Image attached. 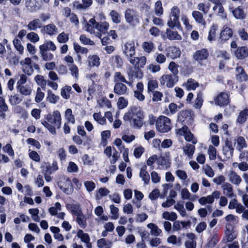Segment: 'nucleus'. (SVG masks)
<instances>
[{
    "label": "nucleus",
    "instance_id": "a19ab883",
    "mask_svg": "<svg viewBox=\"0 0 248 248\" xmlns=\"http://www.w3.org/2000/svg\"><path fill=\"white\" fill-rule=\"evenodd\" d=\"M109 25L106 22H104L101 23V24L97 23L95 26V28L97 29L100 32H102L103 33H105L108 29Z\"/></svg>",
    "mask_w": 248,
    "mask_h": 248
},
{
    "label": "nucleus",
    "instance_id": "49530a36",
    "mask_svg": "<svg viewBox=\"0 0 248 248\" xmlns=\"http://www.w3.org/2000/svg\"><path fill=\"white\" fill-rule=\"evenodd\" d=\"M217 29V25H213L211 26L209 32L208 39L210 41L214 40L216 37V31Z\"/></svg>",
    "mask_w": 248,
    "mask_h": 248
},
{
    "label": "nucleus",
    "instance_id": "a878e982",
    "mask_svg": "<svg viewBox=\"0 0 248 248\" xmlns=\"http://www.w3.org/2000/svg\"><path fill=\"white\" fill-rule=\"evenodd\" d=\"M167 37L170 40H181L182 37L177 31H172L170 29H167L166 31Z\"/></svg>",
    "mask_w": 248,
    "mask_h": 248
},
{
    "label": "nucleus",
    "instance_id": "e2e57ef3",
    "mask_svg": "<svg viewBox=\"0 0 248 248\" xmlns=\"http://www.w3.org/2000/svg\"><path fill=\"white\" fill-rule=\"evenodd\" d=\"M68 34H65L64 32L59 34L57 37V40L60 43H65L68 41Z\"/></svg>",
    "mask_w": 248,
    "mask_h": 248
},
{
    "label": "nucleus",
    "instance_id": "4d7b16f0",
    "mask_svg": "<svg viewBox=\"0 0 248 248\" xmlns=\"http://www.w3.org/2000/svg\"><path fill=\"white\" fill-rule=\"evenodd\" d=\"M98 193V194H96V199H100L102 197L107 196L109 193V190L105 187H101L99 189Z\"/></svg>",
    "mask_w": 248,
    "mask_h": 248
},
{
    "label": "nucleus",
    "instance_id": "b1692460",
    "mask_svg": "<svg viewBox=\"0 0 248 248\" xmlns=\"http://www.w3.org/2000/svg\"><path fill=\"white\" fill-rule=\"evenodd\" d=\"M179 20V17H170L167 22V25L171 29H173L175 27H177L179 29L181 28V25Z\"/></svg>",
    "mask_w": 248,
    "mask_h": 248
},
{
    "label": "nucleus",
    "instance_id": "1a4fd4ad",
    "mask_svg": "<svg viewBox=\"0 0 248 248\" xmlns=\"http://www.w3.org/2000/svg\"><path fill=\"white\" fill-rule=\"evenodd\" d=\"M209 52L206 48H202L197 50L193 55V59L200 62L203 60H206L209 57Z\"/></svg>",
    "mask_w": 248,
    "mask_h": 248
},
{
    "label": "nucleus",
    "instance_id": "0e129e2a",
    "mask_svg": "<svg viewBox=\"0 0 248 248\" xmlns=\"http://www.w3.org/2000/svg\"><path fill=\"white\" fill-rule=\"evenodd\" d=\"M45 94L41 91V88L38 87L37 89L36 94L35 98V100L37 103L40 102L44 98Z\"/></svg>",
    "mask_w": 248,
    "mask_h": 248
},
{
    "label": "nucleus",
    "instance_id": "412c9836",
    "mask_svg": "<svg viewBox=\"0 0 248 248\" xmlns=\"http://www.w3.org/2000/svg\"><path fill=\"white\" fill-rule=\"evenodd\" d=\"M56 46L54 43L51 41H46L44 44L40 45L39 50H44L46 51H55Z\"/></svg>",
    "mask_w": 248,
    "mask_h": 248
},
{
    "label": "nucleus",
    "instance_id": "79ce46f5",
    "mask_svg": "<svg viewBox=\"0 0 248 248\" xmlns=\"http://www.w3.org/2000/svg\"><path fill=\"white\" fill-rule=\"evenodd\" d=\"M77 236L81 239V240L85 243H88L90 241V237L88 234L84 233L81 230H79L77 232Z\"/></svg>",
    "mask_w": 248,
    "mask_h": 248
},
{
    "label": "nucleus",
    "instance_id": "c85d7f7f",
    "mask_svg": "<svg viewBox=\"0 0 248 248\" xmlns=\"http://www.w3.org/2000/svg\"><path fill=\"white\" fill-rule=\"evenodd\" d=\"M147 227L151 229L150 233L152 235L157 236L162 232L161 230L154 223L148 224Z\"/></svg>",
    "mask_w": 248,
    "mask_h": 248
},
{
    "label": "nucleus",
    "instance_id": "cd10ccee",
    "mask_svg": "<svg viewBox=\"0 0 248 248\" xmlns=\"http://www.w3.org/2000/svg\"><path fill=\"white\" fill-rule=\"evenodd\" d=\"M67 208L71 211L73 215L76 216H78L82 213L79 205L78 204H67Z\"/></svg>",
    "mask_w": 248,
    "mask_h": 248
},
{
    "label": "nucleus",
    "instance_id": "6e6d98bb",
    "mask_svg": "<svg viewBox=\"0 0 248 248\" xmlns=\"http://www.w3.org/2000/svg\"><path fill=\"white\" fill-rule=\"evenodd\" d=\"M94 119L101 124H104L106 123V119L102 117L100 112L94 113L93 114Z\"/></svg>",
    "mask_w": 248,
    "mask_h": 248
},
{
    "label": "nucleus",
    "instance_id": "f257e3e1",
    "mask_svg": "<svg viewBox=\"0 0 248 248\" xmlns=\"http://www.w3.org/2000/svg\"><path fill=\"white\" fill-rule=\"evenodd\" d=\"M144 116L140 108L133 107L123 117L124 121H130L131 124L135 128H140L143 125Z\"/></svg>",
    "mask_w": 248,
    "mask_h": 248
},
{
    "label": "nucleus",
    "instance_id": "09e8293b",
    "mask_svg": "<svg viewBox=\"0 0 248 248\" xmlns=\"http://www.w3.org/2000/svg\"><path fill=\"white\" fill-rule=\"evenodd\" d=\"M13 44L15 47L19 52V54H22L23 52L24 47L22 45L21 41L16 38L13 40Z\"/></svg>",
    "mask_w": 248,
    "mask_h": 248
},
{
    "label": "nucleus",
    "instance_id": "c03bdc74",
    "mask_svg": "<svg viewBox=\"0 0 248 248\" xmlns=\"http://www.w3.org/2000/svg\"><path fill=\"white\" fill-rule=\"evenodd\" d=\"M203 103L202 93L201 92L198 93L197 98L195 99L194 107L196 108H201Z\"/></svg>",
    "mask_w": 248,
    "mask_h": 248
},
{
    "label": "nucleus",
    "instance_id": "bb28decb",
    "mask_svg": "<svg viewBox=\"0 0 248 248\" xmlns=\"http://www.w3.org/2000/svg\"><path fill=\"white\" fill-rule=\"evenodd\" d=\"M9 100L10 104L15 106L20 104L23 100V97L18 94H15L9 96Z\"/></svg>",
    "mask_w": 248,
    "mask_h": 248
},
{
    "label": "nucleus",
    "instance_id": "aec40b11",
    "mask_svg": "<svg viewBox=\"0 0 248 248\" xmlns=\"http://www.w3.org/2000/svg\"><path fill=\"white\" fill-rule=\"evenodd\" d=\"M147 167L144 165L141 167L140 170V176L144 181L145 185H147L150 182V175L148 172L146 170Z\"/></svg>",
    "mask_w": 248,
    "mask_h": 248
},
{
    "label": "nucleus",
    "instance_id": "393cba45",
    "mask_svg": "<svg viewBox=\"0 0 248 248\" xmlns=\"http://www.w3.org/2000/svg\"><path fill=\"white\" fill-rule=\"evenodd\" d=\"M222 188L224 191H227L226 195L227 197L232 198L236 196V195L233 194L232 186L230 183H225L223 184Z\"/></svg>",
    "mask_w": 248,
    "mask_h": 248
},
{
    "label": "nucleus",
    "instance_id": "f3484780",
    "mask_svg": "<svg viewBox=\"0 0 248 248\" xmlns=\"http://www.w3.org/2000/svg\"><path fill=\"white\" fill-rule=\"evenodd\" d=\"M45 167L42 166V168H43V173L51 174L53 172L58 169L57 162L56 161H54L51 165L46 163H45Z\"/></svg>",
    "mask_w": 248,
    "mask_h": 248
},
{
    "label": "nucleus",
    "instance_id": "69168bd1",
    "mask_svg": "<svg viewBox=\"0 0 248 248\" xmlns=\"http://www.w3.org/2000/svg\"><path fill=\"white\" fill-rule=\"evenodd\" d=\"M128 105L127 101L123 97H120L118 101L117 105L120 109L125 108Z\"/></svg>",
    "mask_w": 248,
    "mask_h": 248
},
{
    "label": "nucleus",
    "instance_id": "5701e85b",
    "mask_svg": "<svg viewBox=\"0 0 248 248\" xmlns=\"http://www.w3.org/2000/svg\"><path fill=\"white\" fill-rule=\"evenodd\" d=\"M192 15L197 23L203 25H205L206 22L202 13L198 11H194L192 12Z\"/></svg>",
    "mask_w": 248,
    "mask_h": 248
},
{
    "label": "nucleus",
    "instance_id": "6ab92c4d",
    "mask_svg": "<svg viewBox=\"0 0 248 248\" xmlns=\"http://www.w3.org/2000/svg\"><path fill=\"white\" fill-rule=\"evenodd\" d=\"M42 31L47 34L53 35L57 33L58 29L54 24H49L44 26Z\"/></svg>",
    "mask_w": 248,
    "mask_h": 248
},
{
    "label": "nucleus",
    "instance_id": "864d4df0",
    "mask_svg": "<svg viewBox=\"0 0 248 248\" xmlns=\"http://www.w3.org/2000/svg\"><path fill=\"white\" fill-rule=\"evenodd\" d=\"M186 86L188 90H195L199 86V83L192 79H189L186 83Z\"/></svg>",
    "mask_w": 248,
    "mask_h": 248
},
{
    "label": "nucleus",
    "instance_id": "20e7f679",
    "mask_svg": "<svg viewBox=\"0 0 248 248\" xmlns=\"http://www.w3.org/2000/svg\"><path fill=\"white\" fill-rule=\"evenodd\" d=\"M178 119L184 124H191L193 121L192 111L189 110L181 111L178 114Z\"/></svg>",
    "mask_w": 248,
    "mask_h": 248
},
{
    "label": "nucleus",
    "instance_id": "bf43d9fd",
    "mask_svg": "<svg viewBox=\"0 0 248 248\" xmlns=\"http://www.w3.org/2000/svg\"><path fill=\"white\" fill-rule=\"evenodd\" d=\"M67 187H63L62 186H61L60 188L65 193L68 195H70L73 192V185L70 181L67 182Z\"/></svg>",
    "mask_w": 248,
    "mask_h": 248
},
{
    "label": "nucleus",
    "instance_id": "603ef678",
    "mask_svg": "<svg viewBox=\"0 0 248 248\" xmlns=\"http://www.w3.org/2000/svg\"><path fill=\"white\" fill-rule=\"evenodd\" d=\"M155 14L157 16H160L163 14V10L162 6V3L160 1H157L155 4Z\"/></svg>",
    "mask_w": 248,
    "mask_h": 248
},
{
    "label": "nucleus",
    "instance_id": "58836bf2",
    "mask_svg": "<svg viewBox=\"0 0 248 248\" xmlns=\"http://www.w3.org/2000/svg\"><path fill=\"white\" fill-rule=\"evenodd\" d=\"M51 231L54 233V236L55 239L59 241H63V235L60 233V229L58 227L52 226L50 228Z\"/></svg>",
    "mask_w": 248,
    "mask_h": 248
},
{
    "label": "nucleus",
    "instance_id": "8fccbe9b",
    "mask_svg": "<svg viewBox=\"0 0 248 248\" xmlns=\"http://www.w3.org/2000/svg\"><path fill=\"white\" fill-rule=\"evenodd\" d=\"M65 116L66 120L69 122H71L72 124L75 123V119L74 116L72 114V109L68 108L65 112Z\"/></svg>",
    "mask_w": 248,
    "mask_h": 248
},
{
    "label": "nucleus",
    "instance_id": "7c9ffc66",
    "mask_svg": "<svg viewBox=\"0 0 248 248\" xmlns=\"http://www.w3.org/2000/svg\"><path fill=\"white\" fill-rule=\"evenodd\" d=\"M248 116V109L245 108L242 110L238 116L237 122L240 124H244L247 120V117Z\"/></svg>",
    "mask_w": 248,
    "mask_h": 248
},
{
    "label": "nucleus",
    "instance_id": "ddd939ff",
    "mask_svg": "<svg viewBox=\"0 0 248 248\" xmlns=\"http://www.w3.org/2000/svg\"><path fill=\"white\" fill-rule=\"evenodd\" d=\"M114 93L118 95H123L128 94V88L124 83H115Z\"/></svg>",
    "mask_w": 248,
    "mask_h": 248
},
{
    "label": "nucleus",
    "instance_id": "423d86ee",
    "mask_svg": "<svg viewBox=\"0 0 248 248\" xmlns=\"http://www.w3.org/2000/svg\"><path fill=\"white\" fill-rule=\"evenodd\" d=\"M232 34L233 31L232 29L225 26H224L223 29L220 32L218 42L221 44L223 43L232 37Z\"/></svg>",
    "mask_w": 248,
    "mask_h": 248
},
{
    "label": "nucleus",
    "instance_id": "72a5a7b5",
    "mask_svg": "<svg viewBox=\"0 0 248 248\" xmlns=\"http://www.w3.org/2000/svg\"><path fill=\"white\" fill-rule=\"evenodd\" d=\"M195 147L193 145L187 144L183 147V150L186 155L191 157L194 153Z\"/></svg>",
    "mask_w": 248,
    "mask_h": 248
},
{
    "label": "nucleus",
    "instance_id": "37998d69",
    "mask_svg": "<svg viewBox=\"0 0 248 248\" xmlns=\"http://www.w3.org/2000/svg\"><path fill=\"white\" fill-rule=\"evenodd\" d=\"M142 47L145 52L150 53L154 48V43L152 42H144L142 43Z\"/></svg>",
    "mask_w": 248,
    "mask_h": 248
},
{
    "label": "nucleus",
    "instance_id": "473e14b6",
    "mask_svg": "<svg viewBox=\"0 0 248 248\" xmlns=\"http://www.w3.org/2000/svg\"><path fill=\"white\" fill-rule=\"evenodd\" d=\"M232 14L234 17L237 19H244L246 17V15L244 12L243 10L240 7H238L232 11Z\"/></svg>",
    "mask_w": 248,
    "mask_h": 248
},
{
    "label": "nucleus",
    "instance_id": "9d476101",
    "mask_svg": "<svg viewBox=\"0 0 248 248\" xmlns=\"http://www.w3.org/2000/svg\"><path fill=\"white\" fill-rule=\"evenodd\" d=\"M131 64L134 65L135 69L143 68L146 62V58L144 56L140 57L129 58Z\"/></svg>",
    "mask_w": 248,
    "mask_h": 248
},
{
    "label": "nucleus",
    "instance_id": "a18cd8bd",
    "mask_svg": "<svg viewBox=\"0 0 248 248\" xmlns=\"http://www.w3.org/2000/svg\"><path fill=\"white\" fill-rule=\"evenodd\" d=\"M59 97L55 95L50 90L47 91V100L51 103L55 104L59 100Z\"/></svg>",
    "mask_w": 248,
    "mask_h": 248
},
{
    "label": "nucleus",
    "instance_id": "a211bd4d",
    "mask_svg": "<svg viewBox=\"0 0 248 248\" xmlns=\"http://www.w3.org/2000/svg\"><path fill=\"white\" fill-rule=\"evenodd\" d=\"M236 78L240 81H246L248 79V76L242 66H238L236 68Z\"/></svg>",
    "mask_w": 248,
    "mask_h": 248
},
{
    "label": "nucleus",
    "instance_id": "3c124183",
    "mask_svg": "<svg viewBox=\"0 0 248 248\" xmlns=\"http://www.w3.org/2000/svg\"><path fill=\"white\" fill-rule=\"evenodd\" d=\"M114 81L115 83H124V82H126V80L124 76L121 74V72H117L114 75Z\"/></svg>",
    "mask_w": 248,
    "mask_h": 248
},
{
    "label": "nucleus",
    "instance_id": "052dcab7",
    "mask_svg": "<svg viewBox=\"0 0 248 248\" xmlns=\"http://www.w3.org/2000/svg\"><path fill=\"white\" fill-rule=\"evenodd\" d=\"M27 38L33 43H36L39 40L38 35L34 32H31L29 33L27 35Z\"/></svg>",
    "mask_w": 248,
    "mask_h": 248
},
{
    "label": "nucleus",
    "instance_id": "9b49d317",
    "mask_svg": "<svg viewBox=\"0 0 248 248\" xmlns=\"http://www.w3.org/2000/svg\"><path fill=\"white\" fill-rule=\"evenodd\" d=\"M123 53L127 58H131L135 54V46L134 42H127L125 43L123 48Z\"/></svg>",
    "mask_w": 248,
    "mask_h": 248
},
{
    "label": "nucleus",
    "instance_id": "c756f323",
    "mask_svg": "<svg viewBox=\"0 0 248 248\" xmlns=\"http://www.w3.org/2000/svg\"><path fill=\"white\" fill-rule=\"evenodd\" d=\"M17 89L22 95L25 96L30 95L31 93V89L28 85L17 86Z\"/></svg>",
    "mask_w": 248,
    "mask_h": 248
},
{
    "label": "nucleus",
    "instance_id": "0eeeda50",
    "mask_svg": "<svg viewBox=\"0 0 248 248\" xmlns=\"http://www.w3.org/2000/svg\"><path fill=\"white\" fill-rule=\"evenodd\" d=\"M178 76L171 75H165L162 77L161 84L165 85L169 88L172 87L174 83L178 81Z\"/></svg>",
    "mask_w": 248,
    "mask_h": 248
},
{
    "label": "nucleus",
    "instance_id": "ea45409f",
    "mask_svg": "<svg viewBox=\"0 0 248 248\" xmlns=\"http://www.w3.org/2000/svg\"><path fill=\"white\" fill-rule=\"evenodd\" d=\"M100 59L97 55H93L91 58L89 57V65L90 66H98L100 64Z\"/></svg>",
    "mask_w": 248,
    "mask_h": 248
},
{
    "label": "nucleus",
    "instance_id": "e433bc0d",
    "mask_svg": "<svg viewBox=\"0 0 248 248\" xmlns=\"http://www.w3.org/2000/svg\"><path fill=\"white\" fill-rule=\"evenodd\" d=\"M76 221L81 228L84 229L87 226L86 218L82 213L77 216Z\"/></svg>",
    "mask_w": 248,
    "mask_h": 248
},
{
    "label": "nucleus",
    "instance_id": "4468645a",
    "mask_svg": "<svg viewBox=\"0 0 248 248\" xmlns=\"http://www.w3.org/2000/svg\"><path fill=\"white\" fill-rule=\"evenodd\" d=\"M234 148L232 142L227 140L225 145L223 148V152L226 158H230L232 156Z\"/></svg>",
    "mask_w": 248,
    "mask_h": 248
},
{
    "label": "nucleus",
    "instance_id": "2f4dec72",
    "mask_svg": "<svg viewBox=\"0 0 248 248\" xmlns=\"http://www.w3.org/2000/svg\"><path fill=\"white\" fill-rule=\"evenodd\" d=\"M229 180L233 184L239 185L241 182V178L235 172L231 171L229 174Z\"/></svg>",
    "mask_w": 248,
    "mask_h": 248
},
{
    "label": "nucleus",
    "instance_id": "774afa93",
    "mask_svg": "<svg viewBox=\"0 0 248 248\" xmlns=\"http://www.w3.org/2000/svg\"><path fill=\"white\" fill-rule=\"evenodd\" d=\"M99 105L100 107L106 106L109 108L111 107L110 101L105 97H103L99 101Z\"/></svg>",
    "mask_w": 248,
    "mask_h": 248
},
{
    "label": "nucleus",
    "instance_id": "2eb2a0df",
    "mask_svg": "<svg viewBox=\"0 0 248 248\" xmlns=\"http://www.w3.org/2000/svg\"><path fill=\"white\" fill-rule=\"evenodd\" d=\"M234 55L239 60H243L248 56V48L246 46L239 47L234 51Z\"/></svg>",
    "mask_w": 248,
    "mask_h": 248
},
{
    "label": "nucleus",
    "instance_id": "de8ad7c7",
    "mask_svg": "<svg viewBox=\"0 0 248 248\" xmlns=\"http://www.w3.org/2000/svg\"><path fill=\"white\" fill-rule=\"evenodd\" d=\"M109 15L110 16L113 22L115 23L118 24L121 22V16L120 14L115 10H112Z\"/></svg>",
    "mask_w": 248,
    "mask_h": 248
},
{
    "label": "nucleus",
    "instance_id": "39448f33",
    "mask_svg": "<svg viewBox=\"0 0 248 248\" xmlns=\"http://www.w3.org/2000/svg\"><path fill=\"white\" fill-rule=\"evenodd\" d=\"M178 133L180 135H183L186 141H191L193 144L197 143V139L194 138L193 134L190 131L187 126L184 125L182 128L179 129Z\"/></svg>",
    "mask_w": 248,
    "mask_h": 248
},
{
    "label": "nucleus",
    "instance_id": "7ed1b4c3",
    "mask_svg": "<svg viewBox=\"0 0 248 248\" xmlns=\"http://www.w3.org/2000/svg\"><path fill=\"white\" fill-rule=\"evenodd\" d=\"M156 128L162 133L167 132L171 129V122L167 117L160 116L156 121Z\"/></svg>",
    "mask_w": 248,
    "mask_h": 248
},
{
    "label": "nucleus",
    "instance_id": "680f3d73",
    "mask_svg": "<svg viewBox=\"0 0 248 248\" xmlns=\"http://www.w3.org/2000/svg\"><path fill=\"white\" fill-rule=\"evenodd\" d=\"M208 153L209 154V158L211 160H214L216 158V149L212 145L209 146Z\"/></svg>",
    "mask_w": 248,
    "mask_h": 248
},
{
    "label": "nucleus",
    "instance_id": "4be33fe9",
    "mask_svg": "<svg viewBox=\"0 0 248 248\" xmlns=\"http://www.w3.org/2000/svg\"><path fill=\"white\" fill-rule=\"evenodd\" d=\"M27 27L30 30L36 31L38 28H41L42 24L39 19L36 18L30 21L27 25Z\"/></svg>",
    "mask_w": 248,
    "mask_h": 248
},
{
    "label": "nucleus",
    "instance_id": "f03ea898",
    "mask_svg": "<svg viewBox=\"0 0 248 248\" xmlns=\"http://www.w3.org/2000/svg\"><path fill=\"white\" fill-rule=\"evenodd\" d=\"M46 121L42 120V124L53 135H56V128L59 129L61 125V116L58 110L54 111L52 114L45 116Z\"/></svg>",
    "mask_w": 248,
    "mask_h": 248
},
{
    "label": "nucleus",
    "instance_id": "6e6552de",
    "mask_svg": "<svg viewBox=\"0 0 248 248\" xmlns=\"http://www.w3.org/2000/svg\"><path fill=\"white\" fill-rule=\"evenodd\" d=\"M31 58H26L20 62V64L23 66V71L28 76H31L34 71L31 64Z\"/></svg>",
    "mask_w": 248,
    "mask_h": 248
},
{
    "label": "nucleus",
    "instance_id": "dca6fc26",
    "mask_svg": "<svg viewBox=\"0 0 248 248\" xmlns=\"http://www.w3.org/2000/svg\"><path fill=\"white\" fill-rule=\"evenodd\" d=\"M181 53L179 48L176 46H170L167 49V55L172 59L179 57Z\"/></svg>",
    "mask_w": 248,
    "mask_h": 248
},
{
    "label": "nucleus",
    "instance_id": "338daca9",
    "mask_svg": "<svg viewBox=\"0 0 248 248\" xmlns=\"http://www.w3.org/2000/svg\"><path fill=\"white\" fill-rule=\"evenodd\" d=\"M158 87V82L156 80H150L148 83V92H154V90Z\"/></svg>",
    "mask_w": 248,
    "mask_h": 248
},
{
    "label": "nucleus",
    "instance_id": "13d9d810",
    "mask_svg": "<svg viewBox=\"0 0 248 248\" xmlns=\"http://www.w3.org/2000/svg\"><path fill=\"white\" fill-rule=\"evenodd\" d=\"M36 0H25L26 6L31 11L34 10L37 6Z\"/></svg>",
    "mask_w": 248,
    "mask_h": 248
},
{
    "label": "nucleus",
    "instance_id": "f8f14e48",
    "mask_svg": "<svg viewBox=\"0 0 248 248\" xmlns=\"http://www.w3.org/2000/svg\"><path fill=\"white\" fill-rule=\"evenodd\" d=\"M215 104L220 107L226 106L230 102L228 94L224 92L220 93L214 100Z\"/></svg>",
    "mask_w": 248,
    "mask_h": 248
},
{
    "label": "nucleus",
    "instance_id": "5fc2aeb1",
    "mask_svg": "<svg viewBox=\"0 0 248 248\" xmlns=\"http://www.w3.org/2000/svg\"><path fill=\"white\" fill-rule=\"evenodd\" d=\"M179 65L175 63L174 62H171L169 65V69L173 73V75L177 76L178 73Z\"/></svg>",
    "mask_w": 248,
    "mask_h": 248
},
{
    "label": "nucleus",
    "instance_id": "f704fd0d",
    "mask_svg": "<svg viewBox=\"0 0 248 248\" xmlns=\"http://www.w3.org/2000/svg\"><path fill=\"white\" fill-rule=\"evenodd\" d=\"M39 53L42 59L45 61H50L53 59V55L48 51L39 50Z\"/></svg>",
    "mask_w": 248,
    "mask_h": 248
},
{
    "label": "nucleus",
    "instance_id": "c9c22d12",
    "mask_svg": "<svg viewBox=\"0 0 248 248\" xmlns=\"http://www.w3.org/2000/svg\"><path fill=\"white\" fill-rule=\"evenodd\" d=\"M34 80L38 85L40 86L44 90H45L47 81L44 79L43 76L39 75H37L35 76Z\"/></svg>",
    "mask_w": 248,
    "mask_h": 248
},
{
    "label": "nucleus",
    "instance_id": "4c0bfd02",
    "mask_svg": "<svg viewBox=\"0 0 248 248\" xmlns=\"http://www.w3.org/2000/svg\"><path fill=\"white\" fill-rule=\"evenodd\" d=\"M134 11L131 9H127L124 13V17L126 21L130 24L133 21Z\"/></svg>",
    "mask_w": 248,
    "mask_h": 248
}]
</instances>
